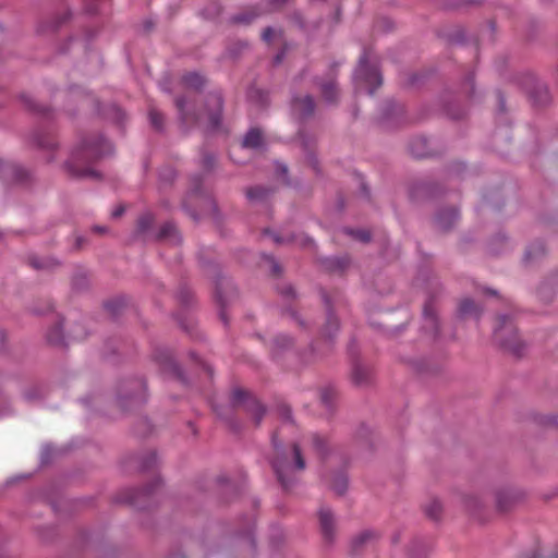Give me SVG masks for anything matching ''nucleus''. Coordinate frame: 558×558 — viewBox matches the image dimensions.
Wrapping results in <instances>:
<instances>
[{
  "label": "nucleus",
  "mask_w": 558,
  "mask_h": 558,
  "mask_svg": "<svg viewBox=\"0 0 558 558\" xmlns=\"http://www.w3.org/2000/svg\"><path fill=\"white\" fill-rule=\"evenodd\" d=\"M112 151L111 144L100 135L84 138L72 151L66 162L68 171L76 178H94L97 172L93 165Z\"/></svg>",
  "instance_id": "f257e3e1"
},
{
  "label": "nucleus",
  "mask_w": 558,
  "mask_h": 558,
  "mask_svg": "<svg viewBox=\"0 0 558 558\" xmlns=\"http://www.w3.org/2000/svg\"><path fill=\"white\" fill-rule=\"evenodd\" d=\"M272 445L276 451V458L272 461V468L277 475L278 481L284 489H289L292 484L291 471L303 470L305 468V461L302 457L301 450L296 444H293L291 449V458L293 459L294 464L292 465V461L280 450V441L278 439V433L272 435Z\"/></svg>",
  "instance_id": "f03ea898"
},
{
  "label": "nucleus",
  "mask_w": 558,
  "mask_h": 558,
  "mask_svg": "<svg viewBox=\"0 0 558 558\" xmlns=\"http://www.w3.org/2000/svg\"><path fill=\"white\" fill-rule=\"evenodd\" d=\"M175 106L180 112L181 120L184 124L202 123L207 120L209 129H217L221 121L222 97L219 93L210 94L207 98L206 111L194 114L186 109V99L184 97L177 98Z\"/></svg>",
  "instance_id": "7ed1b4c3"
},
{
  "label": "nucleus",
  "mask_w": 558,
  "mask_h": 558,
  "mask_svg": "<svg viewBox=\"0 0 558 558\" xmlns=\"http://www.w3.org/2000/svg\"><path fill=\"white\" fill-rule=\"evenodd\" d=\"M495 340L509 352L520 355L523 343L519 339L517 329L507 316L498 317V325L494 331Z\"/></svg>",
  "instance_id": "20e7f679"
},
{
  "label": "nucleus",
  "mask_w": 558,
  "mask_h": 558,
  "mask_svg": "<svg viewBox=\"0 0 558 558\" xmlns=\"http://www.w3.org/2000/svg\"><path fill=\"white\" fill-rule=\"evenodd\" d=\"M354 80L357 84H364L371 95L380 87L383 83L381 75L376 66L368 63V52H364L360 58L354 72Z\"/></svg>",
  "instance_id": "39448f33"
},
{
  "label": "nucleus",
  "mask_w": 558,
  "mask_h": 558,
  "mask_svg": "<svg viewBox=\"0 0 558 558\" xmlns=\"http://www.w3.org/2000/svg\"><path fill=\"white\" fill-rule=\"evenodd\" d=\"M231 400L234 407L243 404L245 410L252 414L255 423L257 425L260 423L265 409L254 397L250 396L247 391L241 388L234 389L231 395Z\"/></svg>",
  "instance_id": "423d86ee"
},
{
  "label": "nucleus",
  "mask_w": 558,
  "mask_h": 558,
  "mask_svg": "<svg viewBox=\"0 0 558 558\" xmlns=\"http://www.w3.org/2000/svg\"><path fill=\"white\" fill-rule=\"evenodd\" d=\"M315 104L312 96H304L302 98L295 97L292 100V110L300 118L310 117L314 112Z\"/></svg>",
  "instance_id": "0eeeda50"
},
{
  "label": "nucleus",
  "mask_w": 558,
  "mask_h": 558,
  "mask_svg": "<svg viewBox=\"0 0 558 558\" xmlns=\"http://www.w3.org/2000/svg\"><path fill=\"white\" fill-rule=\"evenodd\" d=\"M322 533L326 539H331L333 535V515L327 508H322L318 512Z\"/></svg>",
  "instance_id": "6e6552de"
},
{
  "label": "nucleus",
  "mask_w": 558,
  "mask_h": 558,
  "mask_svg": "<svg viewBox=\"0 0 558 558\" xmlns=\"http://www.w3.org/2000/svg\"><path fill=\"white\" fill-rule=\"evenodd\" d=\"M458 217V211L454 208H449L437 216L436 222L440 229L448 230L456 223Z\"/></svg>",
  "instance_id": "1a4fd4ad"
},
{
  "label": "nucleus",
  "mask_w": 558,
  "mask_h": 558,
  "mask_svg": "<svg viewBox=\"0 0 558 558\" xmlns=\"http://www.w3.org/2000/svg\"><path fill=\"white\" fill-rule=\"evenodd\" d=\"M263 144V134L260 130L254 128L251 129L244 140H243V147L247 148H257Z\"/></svg>",
  "instance_id": "9d476101"
},
{
  "label": "nucleus",
  "mask_w": 558,
  "mask_h": 558,
  "mask_svg": "<svg viewBox=\"0 0 558 558\" xmlns=\"http://www.w3.org/2000/svg\"><path fill=\"white\" fill-rule=\"evenodd\" d=\"M459 313L462 317H477L480 315V308L473 300L464 299L459 305Z\"/></svg>",
  "instance_id": "9b49d317"
},
{
  "label": "nucleus",
  "mask_w": 558,
  "mask_h": 558,
  "mask_svg": "<svg viewBox=\"0 0 558 558\" xmlns=\"http://www.w3.org/2000/svg\"><path fill=\"white\" fill-rule=\"evenodd\" d=\"M264 235H271L272 236V241L275 243H284V242H296L299 243L300 245L302 246H307L311 244V240L308 238H305V236H301L300 239L296 238V236H289V238H283L281 235H277V234H272V232H270V230L266 229L264 231Z\"/></svg>",
  "instance_id": "f8f14e48"
},
{
  "label": "nucleus",
  "mask_w": 558,
  "mask_h": 558,
  "mask_svg": "<svg viewBox=\"0 0 558 558\" xmlns=\"http://www.w3.org/2000/svg\"><path fill=\"white\" fill-rule=\"evenodd\" d=\"M322 94L326 101L333 102L337 99L338 96V89L336 86V83L330 80L326 83L320 84Z\"/></svg>",
  "instance_id": "ddd939ff"
},
{
  "label": "nucleus",
  "mask_w": 558,
  "mask_h": 558,
  "mask_svg": "<svg viewBox=\"0 0 558 558\" xmlns=\"http://www.w3.org/2000/svg\"><path fill=\"white\" fill-rule=\"evenodd\" d=\"M182 82L185 87L199 89L204 85V77L198 73H187L183 76Z\"/></svg>",
  "instance_id": "4468645a"
},
{
  "label": "nucleus",
  "mask_w": 558,
  "mask_h": 558,
  "mask_svg": "<svg viewBox=\"0 0 558 558\" xmlns=\"http://www.w3.org/2000/svg\"><path fill=\"white\" fill-rule=\"evenodd\" d=\"M369 372L366 367L357 364L353 368L352 378L356 385H363L368 380Z\"/></svg>",
  "instance_id": "2eb2a0df"
},
{
  "label": "nucleus",
  "mask_w": 558,
  "mask_h": 558,
  "mask_svg": "<svg viewBox=\"0 0 558 558\" xmlns=\"http://www.w3.org/2000/svg\"><path fill=\"white\" fill-rule=\"evenodd\" d=\"M348 486V480L345 475L339 474L337 475L331 482L330 487L333 489L338 495H342Z\"/></svg>",
  "instance_id": "dca6fc26"
},
{
  "label": "nucleus",
  "mask_w": 558,
  "mask_h": 558,
  "mask_svg": "<svg viewBox=\"0 0 558 558\" xmlns=\"http://www.w3.org/2000/svg\"><path fill=\"white\" fill-rule=\"evenodd\" d=\"M258 15H260V12H257L256 9H250L241 14L235 15L233 17V22L248 24Z\"/></svg>",
  "instance_id": "f3484780"
},
{
  "label": "nucleus",
  "mask_w": 558,
  "mask_h": 558,
  "mask_svg": "<svg viewBox=\"0 0 558 558\" xmlns=\"http://www.w3.org/2000/svg\"><path fill=\"white\" fill-rule=\"evenodd\" d=\"M269 190L263 186H254L247 190L246 195L251 201L265 199L269 194Z\"/></svg>",
  "instance_id": "a211bd4d"
},
{
  "label": "nucleus",
  "mask_w": 558,
  "mask_h": 558,
  "mask_svg": "<svg viewBox=\"0 0 558 558\" xmlns=\"http://www.w3.org/2000/svg\"><path fill=\"white\" fill-rule=\"evenodd\" d=\"M47 339L52 344H62L64 342L62 326L58 325L54 328H52L48 332Z\"/></svg>",
  "instance_id": "6ab92c4d"
},
{
  "label": "nucleus",
  "mask_w": 558,
  "mask_h": 558,
  "mask_svg": "<svg viewBox=\"0 0 558 558\" xmlns=\"http://www.w3.org/2000/svg\"><path fill=\"white\" fill-rule=\"evenodd\" d=\"M425 512L427 517L437 520L441 513V505L438 500H432L426 507Z\"/></svg>",
  "instance_id": "aec40b11"
},
{
  "label": "nucleus",
  "mask_w": 558,
  "mask_h": 558,
  "mask_svg": "<svg viewBox=\"0 0 558 558\" xmlns=\"http://www.w3.org/2000/svg\"><path fill=\"white\" fill-rule=\"evenodd\" d=\"M338 327H339V323H338L337 317L333 314L329 313L327 323H326V326L324 329L325 336L331 338L333 332L338 330Z\"/></svg>",
  "instance_id": "412c9836"
},
{
  "label": "nucleus",
  "mask_w": 558,
  "mask_h": 558,
  "mask_svg": "<svg viewBox=\"0 0 558 558\" xmlns=\"http://www.w3.org/2000/svg\"><path fill=\"white\" fill-rule=\"evenodd\" d=\"M158 238L160 240H167L171 238L177 239V230L174 225H172L171 222L165 223L159 231Z\"/></svg>",
  "instance_id": "4be33fe9"
},
{
  "label": "nucleus",
  "mask_w": 558,
  "mask_h": 558,
  "mask_svg": "<svg viewBox=\"0 0 558 558\" xmlns=\"http://www.w3.org/2000/svg\"><path fill=\"white\" fill-rule=\"evenodd\" d=\"M149 120L150 124L156 130H161L163 128V116L155 108L149 109Z\"/></svg>",
  "instance_id": "5701e85b"
},
{
  "label": "nucleus",
  "mask_w": 558,
  "mask_h": 558,
  "mask_svg": "<svg viewBox=\"0 0 558 558\" xmlns=\"http://www.w3.org/2000/svg\"><path fill=\"white\" fill-rule=\"evenodd\" d=\"M312 441H313V447L317 451V453L324 454L326 447H327L326 439L324 437L315 434L312 436Z\"/></svg>",
  "instance_id": "b1692460"
},
{
  "label": "nucleus",
  "mask_w": 558,
  "mask_h": 558,
  "mask_svg": "<svg viewBox=\"0 0 558 558\" xmlns=\"http://www.w3.org/2000/svg\"><path fill=\"white\" fill-rule=\"evenodd\" d=\"M154 222V218L150 214H145L140 217L137 221L138 231L145 232Z\"/></svg>",
  "instance_id": "393cba45"
},
{
  "label": "nucleus",
  "mask_w": 558,
  "mask_h": 558,
  "mask_svg": "<svg viewBox=\"0 0 558 558\" xmlns=\"http://www.w3.org/2000/svg\"><path fill=\"white\" fill-rule=\"evenodd\" d=\"M335 397V390L332 388H325L320 393L322 402L329 405Z\"/></svg>",
  "instance_id": "a878e982"
},
{
  "label": "nucleus",
  "mask_w": 558,
  "mask_h": 558,
  "mask_svg": "<svg viewBox=\"0 0 558 558\" xmlns=\"http://www.w3.org/2000/svg\"><path fill=\"white\" fill-rule=\"evenodd\" d=\"M275 344L278 348H288L289 345L292 344V339L289 338L288 336H279L275 339Z\"/></svg>",
  "instance_id": "bb28decb"
},
{
  "label": "nucleus",
  "mask_w": 558,
  "mask_h": 558,
  "mask_svg": "<svg viewBox=\"0 0 558 558\" xmlns=\"http://www.w3.org/2000/svg\"><path fill=\"white\" fill-rule=\"evenodd\" d=\"M36 142H37L38 146L44 147V148H53L56 146L52 138L46 140V138L37 137Z\"/></svg>",
  "instance_id": "cd10ccee"
},
{
  "label": "nucleus",
  "mask_w": 558,
  "mask_h": 558,
  "mask_svg": "<svg viewBox=\"0 0 558 558\" xmlns=\"http://www.w3.org/2000/svg\"><path fill=\"white\" fill-rule=\"evenodd\" d=\"M356 239H359L362 242H367L371 239L369 232L365 230H359L355 232H352Z\"/></svg>",
  "instance_id": "c85d7f7f"
},
{
  "label": "nucleus",
  "mask_w": 558,
  "mask_h": 558,
  "mask_svg": "<svg viewBox=\"0 0 558 558\" xmlns=\"http://www.w3.org/2000/svg\"><path fill=\"white\" fill-rule=\"evenodd\" d=\"M275 34H276V31L274 28L267 27L263 32V39L266 43H269L271 40V38L275 36Z\"/></svg>",
  "instance_id": "c756f323"
},
{
  "label": "nucleus",
  "mask_w": 558,
  "mask_h": 558,
  "mask_svg": "<svg viewBox=\"0 0 558 558\" xmlns=\"http://www.w3.org/2000/svg\"><path fill=\"white\" fill-rule=\"evenodd\" d=\"M424 316L426 319H428L432 324L435 323V316H434V313L432 312V308L429 305H426L425 308H424Z\"/></svg>",
  "instance_id": "7c9ffc66"
},
{
  "label": "nucleus",
  "mask_w": 558,
  "mask_h": 558,
  "mask_svg": "<svg viewBox=\"0 0 558 558\" xmlns=\"http://www.w3.org/2000/svg\"><path fill=\"white\" fill-rule=\"evenodd\" d=\"M373 536V534L371 532H364L362 533L356 539L355 542L359 543V544H363L365 543L368 538H371Z\"/></svg>",
  "instance_id": "2f4dec72"
},
{
  "label": "nucleus",
  "mask_w": 558,
  "mask_h": 558,
  "mask_svg": "<svg viewBox=\"0 0 558 558\" xmlns=\"http://www.w3.org/2000/svg\"><path fill=\"white\" fill-rule=\"evenodd\" d=\"M289 0H269L270 10L277 9L282 4L287 3Z\"/></svg>",
  "instance_id": "473e14b6"
},
{
  "label": "nucleus",
  "mask_w": 558,
  "mask_h": 558,
  "mask_svg": "<svg viewBox=\"0 0 558 558\" xmlns=\"http://www.w3.org/2000/svg\"><path fill=\"white\" fill-rule=\"evenodd\" d=\"M123 213H124V207L123 206H119L118 208H116L112 211V217L118 218V217L122 216Z\"/></svg>",
  "instance_id": "72a5a7b5"
},
{
  "label": "nucleus",
  "mask_w": 558,
  "mask_h": 558,
  "mask_svg": "<svg viewBox=\"0 0 558 558\" xmlns=\"http://www.w3.org/2000/svg\"><path fill=\"white\" fill-rule=\"evenodd\" d=\"M272 272L274 275H279L281 272L280 266L272 260Z\"/></svg>",
  "instance_id": "f704fd0d"
},
{
  "label": "nucleus",
  "mask_w": 558,
  "mask_h": 558,
  "mask_svg": "<svg viewBox=\"0 0 558 558\" xmlns=\"http://www.w3.org/2000/svg\"><path fill=\"white\" fill-rule=\"evenodd\" d=\"M335 263L338 265V267L340 269H343L345 267V265H347V260L345 259H337Z\"/></svg>",
  "instance_id": "c9c22d12"
},
{
  "label": "nucleus",
  "mask_w": 558,
  "mask_h": 558,
  "mask_svg": "<svg viewBox=\"0 0 558 558\" xmlns=\"http://www.w3.org/2000/svg\"><path fill=\"white\" fill-rule=\"evenodd\" d=\"M281 412H282V415H283L287 420H289V418H290V409H289V408L283 407V408H282V410H281Z\"/></svg>",
  "instance_id": "e433bc0d"
},
{
  "label": "nucleus",
  "mask_w": 558,
  "mask_h": 558,
  "mask_svg": "<svg viewBox=\"0 0 558 558\" xmlns=\"http://www.w3.org/2000/svg\"><path fill=\"white\" fill-rule=\"evenodd\" d=\"M31 263L34 268H43L44 267V264L39 263L37 259H32Z\"/></svg>",
  "instance_id": "4c0bfd02"
},
{
  "label": "nucleus",
  "mask_w": 558,
  "mask_h": 558,
  "mask_svg": "<svg viewBox=\"0 0 558 558\" xmlns=\"http://www.w3.org/2000/svg\"><path fill=\"white\" fill-rule=\"evenodd\" d=\"M254 94H256V95H258V96H259V98H260V100H262L263 105H264V104H266L265 95H264V93H263V92H260V90H255V92H254Z\"/></svg>",
  "instance_id": "58836bf2"
},
{
  "label": "nucleus",
  "mask_w": 558,
  "mask_h": 558,
  "mask_svg": "<svg viewBox=\"0 0 558 558\" xmlns=\"http://www.w3.org/2000/svg\"><path fill=\"white\" fill-rule=\"evenodd\" d=\"M282 58H283L282 53L277 54L276 58H275V63L279 64L282 61Z\"/></svg>",
  "instance_id": "ea45409f"
},
{
  "label": "nucleus",
  "mask_w": 558,
  "mask_h": 558,
  "mask_svg": "<svg viewBox=\"0 0 558 558\" xmlns=\"http://www.w3.org/2000/svg\"><path fill=\"white\" fill-rule=\"evenodd\" d=\"M498 507H499L501 510H506V507L502 505L500 497L498 498Z\"/></svg>",
  "instance_id": "a19ab883"
},
{
  "label": "nucleus",
  "mask_w": 558,
  "mask_h": 558,
  "mask_svg": "<svg viewBox=\"0 0 558 558\" xmlns=\"http://www.w3.org/2000/svg\"><path fill=\"white\" fill-rule=\"evenodd\" d=\"M287 294H293L294 291H293V288L289 287L286 291Z\"/></svg>",
  "instance_id": "79ce46f5"
},
{
  "label": "nucleus",
  "mask_w": 558,
  "mask_h": 558,
  "mask_svg": "<svg viewBox=\"0 0 558 558\" xmlns=\"http://www.w3.org/2000/svg\"><path fill=\"white\" fill-rule=\"evenodd\" d=\"M205 162H206L207 165L211 163V162H213V158L207 157V158L205 159Z\"/></svg>",
  "instance_id": "37998d69"
},
{
  "label": "nucleus",
  "mask_w": 558,
  "mask_h": 558,
  "mask_svg": "<svg viewBox=\"0 0 558 558\" xmlns=\"http://www.w3.org/2000/svg\"><path fill=\"white\" fill-rule=\"evenodd\" d=\"M280 170L282 171V173H286L287 172V167L282 166V167H280Z\"/></svg>",
  "instance_id": "c03bdc74"
},
{
  "label": "nucleus",
  "mask_w": 558,
  "mask_h": 558,
  "mask_svg": "<svg viewBox=\"0 0 558 558\" xmlns=\"http://www.w3.org/2000/svg\"><path fill=\"white\" fill-rule=\"evenodd\" d=\"M4 339V333L3 332H0V342H2Z\"/></svg>",
  "instance_id": "a18cd8bd"
},
{
  "label": "nucleus",
  "mask_w": 558,
  "mask_h": 558,
  "mask_svg": "<svg viewBox=\"0 0 558 558\" xmlns=\"http://www.w3.org/2000/svg\"><path fill=\"white\" fill-rule=\"evenodd\" d=\"M488 293L492 295H496V291H493V290H489Z\"/></svg>",
  "instance_id": "49530a36"
},
{
  "label": "nucleus",
  "mask_w": 558,
  "mask_h": 558,
  "mask_svg": "<svg viewBox=\"0 0 558 558\" xmlns=\"http://www.w3.org/2000/svg\"><path fill=\"white\" fill-rule=\"evenodd\" d=\"M96 230H97L98 232H104V229H102V228H96Z\"/></svg>",
  "instance_id": "de8ad7c7"
}]
</instances>
